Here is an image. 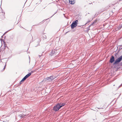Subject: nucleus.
<instances>
[{"label": "nucleus", "instance_id": "1", "mask_svg": "<svg viewBox=\"0 0 122 122\" xmlns=\"http://www.w3.org/2000/svg\"><path fill=\"white\" fill-rule=\"evenodd\" d=\"M56 76H50L49 77H47L46 78V81L47 82H50L54 79Z\"/></svg>", "mask_w": 122, "mask_h": 122}, {"label": "nucleus", "instance_id": "2", "mask_svg": "<svg viewBox=\"0 0 122 122\" xmlns=\"http://www.w3.org/2000/svg\"><path fill=\"white\" fill-rule=\"evenodd\" d=\"M78 20H76L75 21H74L71 24V25L72 29H74L77 26L78 24Z\"/></svg>", "mask_w": 122, "mask_h": 122}, {"label": "nucleus", "instance_id": "3", "mask_svg": "<svg viewBox=\"0 0 122 122\" xmlns=\"http://www.w3.org/2000/svg\"><path fill=\"white\" fill-rule=\"evenodd\" d=\"M59 103H58L53 108V110L55 111H57L59 110V109L61 108L59 105Z\"/></svg>", "mask_w": 122, "mask_h": 122}, {"label": "nucleus", "instance_id": "4", "mask_svg": "<svg viewBox=\"0 0 122 122\" xmlns=\"http://www.w3.org/2000/svg\"><path fill=\"white\" fill-rule=\"evenodd\" d=\"M122 60V55L118 58L115 61L114 64H116L119 63Z\"/></svg>", "mask_w": 122, "mask_h": 122}, {"label": "nucleus", "instance_id": "5", "mask_svg": "<svg viewBox=\"0 0 122 122\" xmlns=\"http://www.w3.org/2000/svg\"><path fill=\"white\" fill-rule=\"evenodd\" d=\"M114 61V58L113 56H112L110 59V62L112 63Z\"/></svg>", "mask_w": 122, "mask_h": 122}, {"label": "nucleus", "instance_id": "6", "mask_svg": "<svg viewBox=\"0 0 122 122\" xmlns=\"http://www.w3.org/2000/svg\"><path fill=\"white\" fill-rule=\"evenodd\" d=\"M69 3L71 4H73L75 3L74 0H69Z\"/></svg>", "mask_w": 122, "mask_h": 122}, {"label": "nucleus", "instance_id": "7", "mask_svg": "<svg viewBox=\"0 0 122 122\" xmlns=\"http://www.w3.org/2000/svg\"><path fill=\"white\" fill-rule=\"evenodd\" d=\"M31 74V73H30L26 75L25 77L26 79L29 76H30Z\"/></svg>", "mask_w": 122, "mask_h": 122}, {"label": "nucleus", "instance_id": "8", "mask_svg": "<svg viewBox=\"0 0 122 122\" xmlns=\"http://www.w3.org/2000/svg\"><path fill=\"white\" fill-rule=\"evenodd\" d=\"M26 78H25V77H24L21 80L20 82V84H21L22 83V82L24 81L25 80H26Z\"/></svg>", "mask_w": 122, "mask_h": 122}, {"label": "nucleus", "instance_id": "9", "mask_svg": "<svg viewBox=\"0 0 122 122\" xmlns=\"http://www.w3.org/2000/svg\"><path fill=\"white\" fill-rule=\"evenodd\" d=\"M59 105L60 106H61L60 107L61 108L62 107L64 106L65 105V104L64 103H59Z\"/></svg>", "mask_w": 122, "mask_h": 122}, {"label": "nucleus", "instance_id": "10", "mask_svg": "<svg viewBox=\"0 0 122 122\" xmlns=\"http://www.w3.org/2000/svg\"><path fill=\"white\" fill-rule=\"evenodd\" d=\"M24 114H21L19 115L18 116L19 117L20 119L23 117V116Z\"/></svg>", "mask_w": 122, "mask_h": 122}, {"label": "nucleus", "instance_id": "11", "mask_svg": "<svg viewBox=\"0 0 122 122\" xmlns=\"http://www.w3.org/2000/svg\"><path fill=\"white\" fill-rule=\"evenodd\" d=\"M122 27V25H120L119 26H118L117 27V30H119L121 29V28Z\"/></svg>", "mask_w": 122, "mask_h": 122}, {"label": "nucleus", "instance_id": "12", "mask_svg": "<svg viewBox=\"0 0 122 122\" xmlns=\"http://www.w3.org/2000/svg\"><path fill=\"white\" fill-rule=\"evenodd\" d=\"M55 52L53 51H52L51 52V56H52L54 53Z\"/></svg>", "mask_w": 122, "mask_h": 122}, {"label": "nucleus", "instance_id": "13", "mask_svg": "<svg viewBox=\"0 0 122 122\" xmlns=\"http://www.w3.org/2000/svg\"><path fill=\"white\" fill-rule=\"evenodd\" d=\"M94 23H95V22H93L92 23V24H91V25H94Z\"/></svg>", "mask_w": 122, "mask_h": 122}, {"label": "nucleus", "instance_id": "14", "mask_svg": "<svg viewBox=\"0 0 122 122\" xmlns=\"http://www.w3.org/2000/svg\"><path fill=\"white\" fill-rule=\"evenodd\" d=\"M90 22V21H88L87 22V23H88L89 22Z\"/></svg>", "mask_w": 122, "mask_h": 122}, {"label": "nucleus", "instance_id": "15", "mask_svg": "<svg viewBox=\"0 0 122 122\" xmlns=\"http://www.w3.org/2000/svg\"><path fill=\"white\" fill-rule=\"evenodd\" d=\"M91 25H89V26L88 27V28H90V27Z\"/></svg>", "mask_w": 122, "mask_h": 122}, {"label": "nucleus", "instance_id": "16", "mask_svg": "<svg viewBox=\"0 0 122 122\" xmlns=\"http://www.w3.org/2000/svg\"><path fill=\"white\" fill-rule=\"evenodd\" d=\"M5 66H6V65H5V66L4 68H3V70H4V69H5Z\"/></svg>", "mask_w": 122, "mask_h": 122}, {"label": "nucleus", "instance_id": "17", "mask_svg": "<svg viewBox=\"0 0 122 122\" xmlns=\"http://www.w3.org/2000/svg\"><path fill=\"white\" fill-rule=\"evenodd\" d=\"M120 48H121V49H122V47H121Z\"/></svg>", "mask_w": 122, "mask_h": 122}, {"label": "nucleus", "instance_id": "18", "mask_svg": "<svg viewBox=\"0 0 122 122\" xmlns=\"http://www.w3.org/2000/svg\"><path fill=\"white\" fill-rule=\"evenodd\" d=\"M25 115L24 114L23 116V117H25Z\"/></svg>", "mask_w": 122, "mask_h": 122}, {"label": "nucleus", "instance_id": "19", "mask_svg": "<svg viewBox=\"0 0 122 122\" xmlns=\"http://www.w3.org/2000/svg\"><path fill=\"white\" fill-rule=\"evenodd\" d=\"M87 24V23H86L84 25H86Z\"/></svg>", "mask_w": 122, "mask_h": 122}, {"label": "nucleus", "instance_id": "20", "mask_svg": "<svg viewBox=\"0 0 122 122\" xmlns=\"http://www.w3.org/2000/svg\"><path fill=\"white\" fill-rule=\"evenodd\" d=\"M41 55H40V56H39V57H41Z\"/></svg>", "mask_w": 122, "mask_h": 122}]
</instances>
